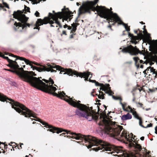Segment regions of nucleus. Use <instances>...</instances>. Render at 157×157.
<instances>
[{"mask_svg":"<svg viewBox=\"0 0 157 157\" xmlns=\"http://www.w3.org/2000/svg\"><path fill=\"white\" fill-rule=\"evenodd\" d=\"M122 129V127L120 125H116L111 126L109 125H105L101 130V135L103 137H105L107 135H109L125 143H129L130 147H133L135 149L134 151H124L122 149V147H116L115 148V151L117 153H122L124 157H149V153L146 152L144 150L142 151L143 154L136 152V151H141V146L137 143H132L133 140L132 138H130L129 136L127 135V131L124 130L122 131L121 134L120 135Z\"/></svg>","mask_w":157,"mask_h":157,"instance_id":"1","label":"nucleus"},{"mask_svg":"<svg viewBox=\"0 0 157 157\" xmlns=\"http://www.w3.org/2000/svg\"><path fill=\"white\" fill-rule=\"evenodd\" d=\"M40 122L43 125H45L47 128H52L47 130L48 131L49 130L50 132H53L54 130L56 131L57 133H58L62 131H64L66 132L67 134H69L72 135L73 136H67V137L70 138L80 140L81 141H80L79 142L81 143L84 142V143H83V144H85L88 148H90L94 146H98L94 148V150L95 151L102 150V151H110L113 150V146L110 144L98 139L91 136L83 135L79 133L71 132L70 131L67 130H63L61 128H52V126L49 125L47 123L43 121Z\"/></svg>","mask_w":157,"mask_h":157,"instance_id":"2","label":"nucleus"},{"mask_svg":"<svg viewBox=\"0 0 157 157\" xmlns=\"http://www.w3.org/2000/svg\"><path fill=\"white\" fill-rule=\"evenodd\" d=\"M57 94L58 96L57 97L63 98L64 100L70 105L76 108L75 112V115L79 117H85L89 121H91L93 119L96 120L98 119V116L95 112L92 110H91L86 105L80 103V101H77L75 99H73L71 98H70L67 95H65V94L63 91L60 92L59 94Z\"/></svg>","mask_w":157,"mask_h":157,"instance_id":"3","label":"nucleus"},{"mask_svg":"<svg viewBox=\"0 0 157 157\" xmlns=\"http://www.w3.org/2000/svg\"><path fill=\"white\" fill-rule=\"evenodd\" d=\"M40 70H45L47 71H50L51 72L55 73L57 72H59L60 74H62L63 73V74H67L69 75L72 76L73 75H77V77L79 76L81 78L84 77L85 78V81L88 80V77L89 75L91 74V76L90 77L89 81L91 82L95 83V85L96 86H101L103 85V84L100 83L95 80H92L90 79L92 75V74L91 72L87 71L84 72L83 73L78 72L76 71H73L70 68H64L61 67L60 66L55 65L54 64H51L48 63L47 64V67H43L40 69Z\"/></svg>","mask_w":157,"mask_h":157,"instance_id":"4","label":"nucleus"},{"mask_svg":"<svg viewBox=\"0 0 157 157\" xmlns=\"http://www.w3.org/2000/svg\"><path fill=\"white\" fill-rule=\"evenodd\" d=\"M20 68L22 71V73L25 74L28 76V78H26L27 80H29L28 81H25L23 78H21L23 80L29 83L31 86L42 91L52 94L55 96H58L57 93L55 92L56 90L55 87L48 86L42 80H40V78L34 77L33 76H36V74L33 71H24L22 67Z\"/></svg>","mask_w":157,"mask_h":157,"instance_id":"5","label":"nucleus"},{"mask_svg":"<svg viewBox=\"0 0 157 157\" xmlns=\"http://www.w3.org/2000/svg\"><path fill=\"white\" fill-rule=\"evenodd\" d=\"M92 8H94L92 11L95 12L96 11L98 14L101 18L106 19L108 21L109 23L110 22H115L120 18L117 14L114 13L112 11V9L110 7V9L106 8L104 6H95L99 2V0H94V1H90Z\"/></svg>","mask_w":157,"mask_h":157,"instance_id":"6","label":"nucleus"},{"mask_svg":"<svg viewBox=\"0 0 157 157\" xmlns=\"http://www.w3.org/2000/svg\"><path fill=\"white\" fill-rule=\"evenodd\" d=\"M30 8L25 5L24 9L22 10H17V11H14L13 12V17L17 19L21 22L18 23L15 22L14 23V28L15 31H18V29L19 27H21V29L23 30L27 26L30 27V26L33 25L32 23L30 24L27 23L29 18L26 17L25 15V14L26 13V12L30 13Z\"/></svg>","mask_w":157,"mask_h":157,"instance_id":"7","label":"nucleus"},{"mask_svg":"<svg viewBox=\"0 0 157 157\" xmlns=\"http://www.w3.org/2000/svg\"><path fill=\"white\" fill-rule=\"evenodd\" d=\"M0 56L2 57L4 59H6L8 62L9 63V64H11L12 66V67H13V68L18 67H19V66L17 64V62L16 61V60H17V59H18L21 60H24L27 64H29L31 66V68H33V70H34V69H35L39 72L46 71L45 70L41 71L40 70V69L42 68L43 67H47V64L46 65L45 64L44 65H41L40 67H38L36 66H34L32 64H34L35 65H39L38 63L31 61L29 60L26 59L25 58L22 57L18 56L17 59H15V61H13L10 59L8 58V57L4 56L2 54V56Z\"/></svg>","mask_w":157,"mask_h":157,"instance_id":"8","label":"nucleus"},{"mask_svg":"<svg viewBox=\"0 0 157 157\" xmlns=\"http://www.w3.org/2000/svg\"><path fill=\"white\" fill-rule=\"evenodd\" d=\"M146 27V26L144 25L143 28V31L139 29L134 30V33L136 35L129 33L128 36L131 38L130 39H152L150 34L147 32Z\"/></svg>","mask_w":157,"mask_h":157,"instance_id":"9","label":"nucleus"},{"mask_svg":"<svg viewBox=\"0 0 157 157\" xmlns=\"http://www.w3.org/2000/svg\"><path fill=\"white\" fill-rule=\"evenodd\" d=\"M93 8L91 7L90 1L86 2L83 4L79 9L78 16L75 20V23L78 22V18L82 14L86 13H90L91 11L94 10Z\"/></svg>","mask_w":157,"mask_h":157,"instance_id":"10","label":"nucleus"},{"mask_svg":"<svg viewBox=\"0 0 157 157\" xmlns=\"http://www.w3.org/2000/svg\"><path fill=\"white\" fill-rule=\"evenodd\" d=\"M52 13L54 14L49 13L48 16L45 17L48 18V23L50 24L51 27H55V26L52 25L53 24H54V21L57 18V19L59 18L62 19L64 16V14L62 12L56 13L54 10L52 11Z\"/></svg>","mask_w":157,"mask_h":157,"instance_id":"11","label":"nucleus"},{"mask_svg":"<svg viewBox=\"0 0 157 157\" xmlns=\"http://www.w3.org/2000/svg\"><path fill=\"white\" fill-rule=\"evenodd\" d=\"M7 100L11 101L9 103L11 104L12 108L19 113V102L15 101L12 99L8 98L3 94L0 93V101L4 102L6 101Z\"/></svg>","mask_w":157,"mask_h":157,"instance_id":"12","label":"nucleus"},{"mask_svg":"<svg viewBox=\"0 0 157 157\" xmlns=\"http://www.w3.org/2000/svg\"><path fill=\"white\" fill-rule=\"evenodd\" d=\"M8 66L10 67L11 68H12L13 70H11L10 69H4V70L9 71L11 72H12L13 73H15L17 75L21 78H23L25 81H28L29 80H27V77H28V75H27L26 74L24 73H22V71L20 68H19V67H14L13 68L12 67V66L11 64H10L8 65Z\"/></svg>","mask_w":157,"mask_h":157,"instance_id":"13","label":"nucleus"},{"mask_svg":"<svg viewBox=\"0 0 157 157\" xmlns=\"http://www.w3.org/2000/svg\"><path fill=\"white\" fill-rule=\"evenodd\" d=\"M121 52L124 53H128L131 55H136L140 51L136 46L135 47L130 46L123 49Z\"/></svg>","mask_w":157,"mask_h":157,"instance_id":"14","label":"nucleus"},{"mask_svg":"<svg viewBox=\"0 0 157 157\" xmlns=\"http://www.w3.org/2000/svg\"><path fill=\"white\" fill-rule=\"evenodd\" d=\"M62 10V12L64 14V16L62 19V21L63 22L64 20L67 21L68 19H69V21H70L73 16V15H72L73 13L72 12L70 11L68 8H67L65 9H63Z\"/></svg>","mask_w":157,"mask_h":157,"instance_id":"15","label":"nucleus"},{"mask_svg":"<svg viewBox=\"0 0 157 157\" xmlns=\"http://www.w3.org/2000/svg\"><path fill=\"white\" fill-rule=\"evenodd\" d=\"M48 17H44L43 19L40 18L38 19L36 23L34 25V26H35L34 29H39L40 27H39V26L42 25L43 24H47L48 23Z\"/></svg>","mask_w":157,"mask_h":157,"instance_id":"16","label":"nucleus"},{"mask_svg":"<svg viewBox=\"0 0 157 157\" xmlns=\"http://www.w3.org/2000/svg\"><path fill=\"white\" fill-rule=\"evenodd\" d=\"M117 22L118 24L120 25H122L125 27L126 30L128 32V33H129V32L130 30V26H128L127 24L124 23L121 19L120 18L119 20H118L115 22L113 23L112 25H114L115 23Z\"/></svg>","mask_w":157,"mask_h":157,"instance_id":"17","label":"nucleus"},{"mask_svg":"<svg viewBox=\"0 0 157 157\" xmlns=\"http://www.w3.org/2000/svg\"><path fill=\"white\" fill-rule=\"evenodd\" d=\"M155 70L152 67H149L148 68H147L146 70H145V71H147V73H152V74H155V78H156L157 76V74H156V72H155Z\"/></svg>","mask_w":157,"mask_h":157,"instance_id":"18","label":"nucleus"},{"mask_svg":"<svg viewBox=\"0 0 157 157\" xmlns=\"http://www.w3.org/2000/svg\"><path fill=\"white\" fill-rule=\"evenodd\" d=\"M132 118V116L129 113L126 115H124L122 116L121 119L123 121H126L127 120L131 119Z\"/></svg>","mask_w":157,"mask_h":157,"instance_id":"19","label":"nucleus"},{"mask_svg":"<svg viewBox=\"0 0 157 157\" xmlns=\"http://www.w3.org/2000/svg\"><path fill=\"white\" fill-rule=\"evenodd\" d=\"M42 80L45 82L46 83H49V85L47 84L48 86H52V85L54 83V82L53 80L51 79V78H49L48 80H46L44 79H43Z\"/></svg>","mask_w":157,"mask_h":157,"instance_id":"20","label":"nucleus"},{"mask_svg":"<svg viewBox=\"0 0 157 157\" xmlns=\"http://www.w3.org/2000/svg\"><path fill=\"white\" fill-rule=\"evenodd\" d=\"M72 29L71 30V33H74L76 31L77 29L76 25L73 23L71 24Z\"/></svg>","mask_w":157,"mask_h":157,"instance_id":"21","label":"nucleus"},{"mask_svg":"<svg viewBox=\"0 0 157 157\" xmlns=\"http://www.w3.org/2000/svg\"><path fill=\"white\" fill-rule=\"evenodd\" d=\"M54 24H55L56 25L55 27H57L58 25H59V27L60 28H61L62 27V25H61L60 22L59 21L58 19H57V18L56 20L54 21Z\"/></svg>","mask_w":157,"mask_h":157,"instance_id":"22","label":"nucleus"},{"mask_svg":"<svg viewBox=\"0 0 157 157\" xmlns=\"http://www.w3.org/2000/svg\"><path fill=\"white\" fill-rule=\"evenodd\" d=\"M99 93H100L99 95H98L97 94H96V95L98 96V98L99 99H104L105 97L103 95V93L100 91H99Z\"/></svg>","mask_w":157,"mask_h":157,"instance_id":"23","label":"nucleus"},{"mask_svg":"<svg viewBox=\"0 0 157 157\" xmlns=\"http://www.w3.org/2000/svg\"><path fill=\"white\" fill-rule=\"evenodd\" d=\"M133 59L135 62V64H136V66L138 68H139V64H137L138 62V60H139V58L137 57H134L133 58Z\"/></svg>","mask_w":157,"mask_h":157,"instance_id":"24","label":"nucleus"},{"mask_svg":"<svg viewBox=\"0 0 157 157\" xmlns=\"http://www.w3.org/2000/svg\"><path fill=\"white\" fill-rule=\"evenodd\" d=\"M132 113V114L137 119H139V118L140 117H139L138 114L137 113L136 111L135 110H133Z\"/></svg>","mask_w":157,"mask_h":157,"instance_id":"25","label":"nucleus"},{"mask_svg":"<svg viewBox=\"0 0 157 157\" xmlns=\"http://www.w3.org/2000/svg\"><path fill=\"white\" fill-rule=\"evenodd\" d=\"M2 3L3 6H4V7H6L8 9H9L10 7L8 4H7L6 2H4L3 0H2Z\"/></svg>","mask_w":157,"mask_h":157,"instance_id":"26","label":"nucleus"},{"mask_svg":"<svg viewBox=\"0 0 157 157\" xmlns=\"http://www.w3.org/2000/svg\"><path fill=\"white\" fill-rule=\"evenodd\" d=\"M120 104L121 105L122 107V108L124 110H125L126 109L125 108L124 106L126 105L127 103L125 102H124V103H123L121 102V101H120Z\"/></svg>","mask_w":157,"mask_h":157,"instance_id":"27","label":"nucleus"},{"mask_svg":"<svg viewBox=\"0 0 157 157\" xmlns=\"http://www.w3.org/2000/svg\"><path fill=\"white\" fill-rule=\"evenodd\" d=\"M138 120H139V125L141 127H143V128H145V127H144L142 124V119L140 117L139 119H138Z\"/></svg>","mask_w":157,"mask_h":157,"instance_id":"28","label":"nucleus"},{"mask_svg":"<svg viewBox=\"0 0 157 157\" xmlns=\"http://www.w3.org/2000/svg\"><path fill=\"white\" fill-rule=\"evenodd\" d=\"M112 98L113 99L116 100H119L120 101L122 100V98L121 97H117L113 95L112 96Z\"/></svg>","mask_w":157,"mask_h":157,"instance_id":"29","label":"nucleus"},{"mask_svg":"<svg viewBox=\"0 0 157 157\" xmlns=\"http://www.w3.org/2000/svg\"><path fill=\"white\" fill-rule=\"evenodd\" d=\"M5 54L6 55H9V56H12L13 57H16V56H14L13 54H12L9 53L5 52Z\"/></svg>","mask_w":157,"mask_h":157,"instance_id":"30","label":"nucleus"},{"mask_svg":"<svg viewBox=\"0 0 157 157\" xmlns=\"http://www.w3.org/2000/svg\"><path fill=\"white\" fill-rule=\"evenodd\" d=\"M35 15L36 17H40V13L38 11H36L35 13Z\"/></svg>","mask_w":157,"mask_h":157,"instance_id":"31","label":"nucleus"},{"mask_svg":"<svg viewBox=\"0 0 157 157\" xmlns=\"http://www.w3.org/2000/svg\"><path fill=\"white\" fill-rule=\"evenodd\" d=\"M128 109H129L130 110V111L132 113V111L134 110L135 109H134V108L133 109H132V108L130 106H128Z\"/></svg>","mask_w":157,"mask_h":157,"instance_id":"32","label":"nucleus"},{"mask_svg":"<svg viewBox=\"0 0 157 157\" xmlns=\"http://www.w3.org/2000/svg\"><path fill=\"white\" fill-rule=\"evenodd\" d=\"M152 126V124L151 123H150L149 124H147V126L146 127H145L144 128H147L148 127H151Z\"/></svg>","mask_w":157,"mask_h":157,"instance_id":"33","label":"nucleus"},{"mask_svg":"<svg viewBox=\"0 0 157 157\" xmlns=\"http://www.w3.org/2000/svg\"><path fill=\"white\" fill-rule=\"evenodd\" d=\"M155 40H142L143 42H146L147 41L149 42L150 41H154Z\"/></svg>","mask_w":157,"mask_h":157,"instance_id":"34","label":"nucleus"},{"mask_svg":"<svg viewBox=\"0 0 157 157\" xmlns=\"http://www.w3.org/2000/svg\"><path fill=\"white\" fill-rule=\"evenodd\" d=\"M94 89L93 90V91L91 92V95L93 97L94 96V95L93 94V93H94Z\"/></svg>","mask_w":157,"mask_h":157,"instance_id":"35","label":"nucleus"},{"mask_svg":"<svg viewBox=\"0 0 157 157\" xmlns=\"http://www.w3.org/2000/svg\"><path fill=\"white\" fill-rule=\"evenodd\" d=\"M62 34H63L66 35L67 34H66V31L64 30L62 32Z\"/></svg>","mask_w":157,"mask_h":157,"instance_id":"36","label":"nucleus"},{"mask_svg":"<svg viewBox=\"0 0 157 157\" xmlns=\"http://www.w3.org/2000/svg\"><path fill=\"white\" fill-rule=\"evenodd\" d=\"M67 28H68L67 29L69 30H71V29H72V27L68 25V27Z\"/></svg>","mask_w":157,"mask_h":157,"instance_id":"37","label":"nucleus"},{"mask_svg":"<svg viewBox=\"0 0 157 157\" xmlns=\"http://www.w3.org/2000/svg\"><path fill=\"white\" fill-rule=\"evenodd\" d=\"M3 7H4V6H3L2 4L0 3V8L2 9L3 8Z\"/></svg>","mask_w":157,"mask_h":157,"instance_id":"38","label":"nucleus"},{"mask_svg":"<svg viewBox=\"0 0 157 157\" xmlns=\"http://www.w3.org/2000/svg\"><path fill=\"white\" fill-rule=\"evenodd\" d=\"M68 27V25H67V24H65V25H63V27L64 28H67Z\"/></svg>","mask_w":157,"mask_h":157,"instance_id":"39","label":"nucleus"},{"mask_svg":"<svg viewBox=\"0 0 157 157\" xmlns=\"http://www.w3.org/2000/svg\"><path fill=\"white\" fill-rule=\"evenodd\" d=\"M144 136H142L140 138V139L142 140H143L144 139Z\"/></svg>","mask_w":157,"mask_h":157,"instance_id":"40","label":"nucleus"},{"mask_svg":"<svg viewBox=\"0 0 157 157\" xmlns=\"http://www.w3.org/2000/svg\"><path fill=\"white\" fill-rule=\"evenodd\" d=\"M138 104L140 105V106L141 107H142L143 104L139 102Z\"/></svg>","mask_w":157,"mask_h":157,"instance_id":"41","label":"nucleus"},{"mask_svg":"<svg viewBox=\"0 0 157 157\" xmlns=\"http://www.w3.org/2000/svg\"><path fill=\"white\" fill-rule=\"evenodd\" d=\"M107 85L108 86V89L109 90H111L110 87H109V84H108Z\"/></svg>","mask_w":157,"mask_h":157,"instance_id":"42","label":"nucleus"},{"mask_svg":"<svg viewBox=\"0 0 157 157\" xmlns=\"http://www.w3.org/2000/svg\"><path fill=\"white\" fill-rule=\"evenodd\" d=\"M2 9L3 11H7L6 9L4 8V7H3V8H2Z\"/></svg>","mask_w":157,"mask_h":157,"instance_id":"43","label":"nucleus"},{"mask_svg":"<svg viewBox=\"0 0 157 157\" xmlns=\"http://www.w3.org/2000/svg\"><path fill=\"white\" fill-rule=\"evenodd\" d=\"M7 147V145H4V148H6Z\"/></svg>","mask_w":157,"mask_h":157,"instance_id":"44","label":"nucleus"},{"mask_svg":"<svg viewBox=\"0 0 157 157\" xmlns=\"http://www.w3.org/2000/svg\"><path fill=\"white\" fill-rule=\"evenodd\" d=\"M70 38H73V34H71L70 35Z\"/></svg>","mask_w":157,"mask_h":157,"instance_id":"45","label":"nucleus"},{"mask_svg":"<svg viewBox=\"0 0 157 157\" xmlns=\"http://www.w3.org/2000/svg\"><path fill=\"white\" fill-rule=\"evenodd\" d=\"M75 23V24H76V25L77 27V26L78 25H79V24L78 22Z\"/></svg>","mask_w":157,"mask_h":157,"instance_id":"46","label":"nucleus"},{"mask_svg":"<svg viewBox=\"0 0 157 157\" xmlns=\"http://www.w3.org/2000/svg\"><path fill=\"white\" fill-rule=\"evenodd\" d=\"M144 67V66L143 65H141L140 66V67L141 68H143Z\"/></svg>","mask_w":157,"mask_h":157,"instance_id":"47","label":"nucleus"},{"mask_svg":"<svg viewBox=\"0 0 157 157\" xmlns=\"http://www.w3.org/2000/svg\"><path fill=\"white\" fill-rule=\"evenodd\" d=\"M140 23L142 24H145V23L143 21L140 22Z\"/></svg>","mask_w":157,"mask_h":157,"instance_id":"48","label":"nucleus"},{"mask_svg":"<svg viewBox=\"0 0 157 157\" xmlns=\"http://www.w3.org/2000/svg\"><path fill=\"white\" fill-rule=\"evenodd\" d=\"M146 72H147V71H146L145 70H144V71H143V73L144 74H147L146 73Z\"/></svg>","mask_w":157,"mask_h":157,"instance_id":"49","label":"nucleus"},{"mask_svg":"<svg viewBox=\"0 0 157 157\" xmlns=\"http://www.w3.org/2000/svg\"><path fill=\"white\" fill-rule=\"evenodd\" d=\"M108 27L110 28H111L112 27L111 25L109 24V25L108 26Z\"/></svg>","mask_w":157,"mask_h":157,"instance_id":"50","label":"nucleus"},{"mask_svg":"<svg viewBox=\"0 0 157 157\" xmlns=\"http://www.w3.org/2000/svg\"><path fill=\"white\" fill-rule=\"evenodd\" d=\"M135 100V98H133L132 99V101L133 102H134Z\"/></svg>","mask_w":157,"mask_h":157,"instance_id":"51","label":"nucleus"},{"mask_svg":"<svg viewBox=\"0 0 157 157\" xmlns=\"http://www.w3.org/2000/svg\"><path fill=\"white\" fill-rule=\"evenodd\" d=\"M97 107H98V112H99V111H100V109H99V107L98 106V105H97Z\"/></svg>","mask_w":157,"mask_h":157,"instance_id":"52","label":"nucleus"},{"mask_svg":"<svg viewBox=\"0 0 157 157\" xmlns=\"http://www.w3.org/2000/svg\"><path fill=\"white\" fill-rule=\"evenodd\" d=\"M103 113L105 115H106V112H105V110H104V111L103 112Z\"/></svg>","mask_w":157,"mask_h":157,"instance_id":"53","label":"nucleus"},{"mask_svg":"<svg viewBox=\"0 0 157 157\" xmlns=\"http://www.w3.org/2000/svg\"><path fill=\"white\" fill-rule=\"evenodd\" d=\"M143 61L142 60H140V63H143Z\"/></svg>","mask_w":157,"mask_h":157,"instance_id":"54","label":"nucleus"},{"mask_svg":"<svg viewBox=\"0 0 157 157\" xmlns=\"http://www.w3.org/2000/svg\"><path fill=\"white\" fill-rule=\"evenodd\" d=\"M76 5H77V6H78L79 5V3L78 2H77L76 3Z\"/></svg>","mask_w":157,"mask_h":157,"instance_id":"55","label":"nucleus"},{"mask_svg":"<svg viewBox=\"0 0 157 157\" xmlns=\"http://www.w3.org/2000/svg\"><path fill=\"white\" fill-rule=\"evenodd\" d=\"M150 108H148V109H146V111H148V110H150Z\"/></svg>","mask_w":157,"mask_h":157,"instance_id":"56","label":"nucleus"},{"mask_svg":"<svg viewBox=\"0 0 157 157\" xmlns=\"http://www.w3.org/2000/svg\"><path fill=\"white\" fill-rule=\"evenodd\" d=\"M104 105V107H105V109H106L107 107L105 105Z\"/></svg>","mask_w":157,"mask_h":157,"instance_id":"57","label":"nucleus"},{"mask_svg":"<svg viewBox=\"0 0 157 157\" xmlns=\"http://www.w3.org/2000/svg\"><path fill=\"white\" fill-rule=\"evenodd\" d=\"M149 90V91H151V92H152V91H153L152 90H151V89H150Z\"/></svg>","mask_w":157,"mask_h":157,"instance_id":"58","label":"nucleus"},{"mask_svg":"<svg viewBox=\"0 0 157 157\" xmlns=\"http://www.w3.org/2000/svg\"><path fill=\"white\" fill-rule=\"evenodd\" d=\"M155 133H156L157 134V129H155Z\"/></svg>","mask_w":157,"mask_h":157,"instance_id":"59","label":"nucleus"},{"mask_svg":"<svg viewBox=\"0 0 157 157\" xmlns=\"http://www.w3.org/2000/svg\"><path fill=\"white\" fill-rule=\"evenodd\" d=\"M21 145H23V144H21V145L20 146V147L21 148H22V147H21Z\"/></svg>","mask_w":157,"mask_h":157,"instance_id":"60","label":"nucleus"},{"mask_svg":"<svg viewBox=\"0 0 157 157\" xmlns=\"http://www.w3.org/2000/svg\"><path fill=\"white\" fill-rule=\"evenodd\" d=\"M64 134H65V133H62L60 135H63Z\"/></svg>","mask_w":157,"mask_h":157,"instance_id":"61","label":"nucleus"},{"mask_svg":"<svg viewBox=\"0 0 157 157\" xmlns=\"http://www.w3.org/2000/svg\"><path fill=\"white\" fill-rule=\"evenodd\" d=\"M72 13H73L72 14H73L74 13H76V11L75 10H74V11Z\"/></svg>","mask_w":157,"mask_h":157,"instance_id":"62","label":"nucleus"},{"mask_svg":"<svg viewBox=\"0 0 157 157\" xmlns=\"http://www.w3.org/2000/svg\"><path fill=\"white\" fill-rule=\"evenodd\" d=\"M0 56H2V52H0Z\"/></svg>","mask_w":157,"mask_h":157,"instance_id":"63","label":"nucleus"},{"mask_svg":"<svg viewBox=\"0 0 157 157\" xmlns=\"http://www.w3.org/2000/svg\"><path fill=\"white\" fill-rule=\"evenodd\" d=\"M13 143L15 144V143H14V142H11L10 143V144H13Z\"/></svg>","mask_w":157,"mask_h":157,"instance_id":"64","label":"nucleus"}]
</instances>
